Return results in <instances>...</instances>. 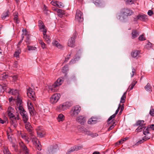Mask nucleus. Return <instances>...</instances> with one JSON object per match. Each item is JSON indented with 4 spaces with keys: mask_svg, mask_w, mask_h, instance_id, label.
Returning a JSON list of instances; mask_svg holds the SVG:
<instances>
[{
    "mask_svg": "<svg viewBox=\"0 0 154 154\" xmlns=\"http://www.w3.org/2000/svg\"><path fill=\"white\" fill-rule=\"evenodd\" d=\"M93 2L95 5L98 7H100L102 5V2L100 0H94Z\"/></svg>",
    "mask_w": 154,
    "mask_h": 154,
    "instance_id": "18",
    "label": "nucleus"
},
{
    "mask_svg": "<svg viewBox=\"0 0 154 154\" xmlns=\"http://www.w3.org/2000/svg\"><path fill=\"white\" fill-rule=\"evenodd\" d=\"M95 121H94L92 119H91L89 120L88 123L89 124H93L95 123Z\"/></svg>",
    "mask_w": 154,
    "mask_h": 154,
    "instance_id": "60",
    "label": "nucleus"
},
{
    "mask_svg": "<svg viewBox=\"0 0 154 154\" xmlns=\"http://www.w3.org/2000/svg\"><path fill=\"white\" fill-rule=\"evenodd\" d=\"M58 2L55 1H52L51 2V4L55 6H57V5Z\"/></svg>",
    "mask_w": 154,
    "mask_h": 154,
    "instance_id": "61",
    "label": "nucleus"
},
{
    "mask_svg": "<svg viewBox=\"0 0 154 154\" xmlns=\"http://www.w3.org/2000/svg\"><path fill=\"white\" fill-rule=\"evenodd\" d=\"M79 59V57H75L73 59H72L69 62V64L71 65L76 63L77 61H78Z\"/></svg>",
    "mask_w": 154,
    "mask_h": 154,
    "instance_id": "27",
    "label": "nucleus"
},
{
    "mask_svg": "<svg viewBox=\"0 0 154 154\" xmlns=\"http://www.w3.org/2000/svg\"><path fill=\"white\" fill-rule=\"evenodd\" d=\"M81 110L80 106L78 105L72 108L70 112V115L72 117L75 116L79 114Z\"/></svg>",
    "mask_w": 154,
    "mask_h": 154,
    "instance_id": "3",
    "label": "nucleus"
},
{
    "mask_svg": "<svg viewBox=\"0 0 154 154\" xmlns=\"http://www.w3.org/2000/svg\"><path fill=\"white\" fill-rule=\"evenodd\" d=\"M56 109L58 111H62L66 109L63 103L57 106Z\"/></svg>",
    "mask_w": 154,
    "mask_h": 154,
    "instance_id": "29",
    "label": "nucleus"
},
{
    "mask_svg": "<svg viewBox=\"0 0 154 154\" xmlns=\"http://www.w3.org/2000/svg\"><path fill=\"white\" fill-rule=\"evenodd\" d=\"M63 104L66 109L71 106L72 105V103L71 102H66L63 103Z\"/></svg>",
    "mask_w": 154,
    "mask_h": 154,
    "instance_id": "25",
    "label": "nucleus"
},
{
    "mask_svg": "<svg viewBox=\"0 0 154 154\" xmlns=\"http://www.w3.org/2000/svg\"><path fill=\"white\" fill-rule=\"evenodd\" d=\"M60 97V95L59 94H54L50 98V102L53 104L55 103L59 100Z\"/></svg>",
    "mask_w": 154,
    "mask_h": 154,
    "instance_id": "6",
    "label": "nucleus"
},
{
    "mask_svg": "<svg viewBox=\"0 0 154 154\" xmlns=\"http://www.w3.org/2000/svg\"><path fill=\"white\" fill-rule=\"evenodd\" d=\"M52 44L54 46H55L58 48L62 49L63 48V46L57 41H55L53 42Z\"/></svg>",
    "mask_w": 154,
    "mask_h": 154,
    "instance_id": "21",
    "label": "nucleus"
},
{
    "mask_svg": "<svg viewBox=\"0 0 154 154\" xmlns=\"http://www.w3.org/2000/svg\"><path fill=\"white\" fill-rule=\"evenodd\" d=\"M27 94L28 96L33 101L35 100L36 96L35 93L33 89L31 88H29L27 89Z\"/></svg>",
    "mask_w": 154,
    "mask_h": 154,
    "instance_id": "9",
    "label": "nucleus"
},
{
    "mask_svg": "<svg viewBox=\"0 0 154 154\" xmlns=\"http://www.w3.org/2000/svg\"><path fill=\"white\" fill-rule=\"evenodd\" d=\"M20 114L22 116V119L24 123L28 122L29 118L28 115L26 112H23L20 113Z\"/></svg>",
    "mask_w": 154,
    "mask_h": 154,
    "instance_id": "14",
    "label": "nucleus"
},
{
    "mask_svg": "<svg viewBox=\"0 0 154 154\" xmlns=\"http://www.w3.org/2000/svg\"><path fill=\"white\" fill-rule=\"evenodd\" d=\"M126 3L127 4H132L134 3L133 0H127Z\"/></svg>",
    "mask_w": 154,
    "mask_h": 154,
    "instance_id": "59",
    "label": "nucleus"
},
{
    "mask_svg": "<svg viewBox=\"0 0 154 154\" xmlns=\"http://www.w3.org/2000/svg\"><path fill=\"white\" fill-rule=\"evenodd\" d=\"M10 89V91L9 92V93L12 95H16L18 94V92L17 90H14V89Z\"/></svg>",
    "mask_w": 154,
    "mask_h": 154,
    "instance_id": "35",
    "label": "nucleus"
},
{
    "mask_svg": "<svg viewBox=\"0 0 154 154\" xmlns=\"http://www.w3.org/2000/svg\"><path fill=\"white\" fill-rule=\"evenodd\" d=\"M75 20L78 22H82L83 20V13L80 10H77Z\"/></svg>",
    "mask_w": 154,
    "mask_h": 154,
    "instance_id": "4",
    "label": "nucleus"
},
{
    "mask_svg": "<svg viewBox=\"0 0 154 154\" xmlns=\"http://www.w3.org/2000/svg\"><path fill=\"white\" fill-rule=\"evenodd\" d=\"M74 151H75V150L74 147L73 146L72 147L67 151L66 154H69V153L72 152Z\"/></svg>",
    "mask_w": 154,
    "mask_h": 154,
    "instance_id": "49",
    "label": "nucleus"
},
{
    "mask_svg": "<svg viewBox=\"0 0 154 154\" xmlns=\"http://www.w3.org/2000/svg\"><path fill=\"white\" fill-rule=\"evenodd\" d=\"M39 43L41 45L42 48L44 49L45 48V44L43 42L42 40H39Z\"/></svg>",
    "mask_w": 154,
    "mask_h": 154,
    "instance_id": "45",
    "label": "nucleus"
},
{
    "mask_svg": "<svg viewBox=\"0 0 154 154\" xmlns=\"http://www.w3.org/2000/svg\"><path fill=\"white\" fill-rule=\"evenodd\" d=\"M77 36L76 33H73L72 37H71L69 40L68 43V45L71 47H73L75 46V39Z\"/></svg>",
    "mask_w": 154,
    "mask_h": 154,
    "instance_id": "8",
    "label": "nucleus"
},
{
    "mask_svg": "<svg viewBox=\"0 0 154 154\" xmlns=\"http://www.w3.org/2000/svg\"><path fill=\"white\" fill-rule=\"evenodd\" d=\"M8 77V75L6 73H4L2 75L1 77L2 78V79L4 80L7 78Z\"/></svg>",
    "mask_w": 154,
    "mask_h": 154,
    "instance_id": "43",
    "label": "nucleus"
},
{
    "mask_svg": "<svg viewBox=\"0 0 154 154\" xmlns=\"http://www.w3.org/2000/svg\"><path fill=\"white\" fill-rule=\"evenodd\" d=\"M133 13V12L132 11V10H126V11L123 13V15L126 16L131 15Z\"/></svg>",
    "mask_w": 154,
    "mask_h": 154,
    "instance_id": "28",
    "label": "nucleus"
},
{
    "mask_svg": "<svg viewBox=\"0 0 154 154\" xmlns=\"http://www.w3.org/2000/svg\"><path fill=\"white\" fill-rule=\"evenodd\" d=\"M44 37L43 38L46 41V42H48V43H49L51 42V40L49 36L47 35L46 33L45 34L44 33H43Z\"/></svg>",
    "mask_w": 154,
    "mask_h": 154,
    "instance_id": "26",
    "label": "nucleus"
},
{
    "mask_svg": "<svg viewBox=\"0 0 154 154\" xmlns=\"http://www.w3.org/2000/svg\"><path fill=\"white\" fill-rule=\"evenodd\" d=\"M37 133L38 136L41 137H44L45 135V132H44V130L39 131Z\"/></svg>",
    "mask_w": 154,
    "mask_h": 154,
    "instance_id": "32",
    "label": "nucleus"
},
{
    "mask_svg": "<svg viewBox=\"0 0 154 154\" xmlns=\"http://www.w3.org/2000/svg\"><path fill=\"white\" fill-rule=\"evenodd\" d=\"M116 116V115L114 114H113L109 117V118L108 119L107 121H108V122H109V121L111 120L112 119L114 118Z\"/></svg>",
    "mask_w": 154,
    "mask_h": 154,
    "instance_id": "62",
    "label": "nucleus"
},
{
    "mask_svg": "<svg viewBox=\"0 0 154 154\" xmlns=\"http://www.w3.org/2000/svg\"><path fill=\"white\" fill-rule=\"evenodd\" d=\"M25 42L26 43V45H29L30 43V41L29 37L28 35L26 36Z\"/></svg>",
    "mask_w": 154,
    "mask_h": 154,
    "instance_id": "46",
    "label": "nucleus"
},
{
    "mask_svg": "<svg viewBox=\"0 0 154 154\" xmlns=\"http://www.w3.org/2000/svg\"><path fill=\"white\" fill-rule=\"evenodd\" d=\"M126 92L124 93L121 98L120 103H123L125 102V100L126 98Z\"/></svg>",
    "mask_w": 154,
    "mask_h": 154,
    "instance_id": "34",
    "label": "nucleus"
},
{
    "mask_svg": "<svg viewBox=\"0 0 154 154\" xmlns=\"http://www.w3.org/2000/svg\"><path fill=\"white\" fill-rule=\"evenodd\" d=\"M28 108L30 115L33 116L34 115L35 110L34 107L31 103H30L29 104H28Z\"/></svg>",
    "mask_w": 154,
    "mask_h": 154,
    "instance_id": "16",
    "label": "nucleus"
},
{
    "mask_svg": "<svg viewBox=\"0 0 154 154\" xmlns=\"http://www.w3.org/2000/svg\"><path fill=\"white\" fill-rule=\"evenodd\" d=\"M26 129L29 133L33 132V128L29 122H24Z\"/></svg>",
    "mask_w": 154,
    "mask_h": 154,
    "instance_id": "10",
    "label": "nucleus"
},
{
    "mask_svg": "<svg viewBox=\"0 0 154 154\" xmlns=\"http://www.w3.org/2000/svg\"><path fill=\"white\" fill-rule=\"evenodd\" d=\"M17 106V107L18 108V109L19 110H20V113L23 112H26L24 110V108L22 106V105H19Z\"/></svg>",
    "mask_w": 154,
    "mask_h": 154,
    "instance_id": "37",
    "label": "nucleus"
},
{
    "mask_svg": "<svg viewBox=\"0 0 154 154\" xmlns=\"http://www.w3.org/2000/svg\"><path fill=\"white\" fill-rule=\"evenodd\" d=\"M37 133L39 131L43 130V129L41 126H39L36 128Z\"/></svg>",
    "mask_w": 154,
    "mask_h": 154,
    "instance_id": "58",
    "label": "nucleus"
},
{
    "mask_svg": "<svg viewBox=\"0 0 154 154\" xmlns=\"http://www.w3.org/2000/svg\"><path fill=\"white\" fill-rule=\"evenodd\" d=\"M22 100L18 98L17 100V106L22 105Z\"/></svg>",
    "mask_w": 154,
    "mask_h": 154,
    "instance_id": "47",
    "label": "nucleus"
},
{
    "mask_svg": "<svg viewBox=\"0 0 154 154\" xmlns=\"http://www.w3.org/2000/svg\"><path fill=\"white\" fill-rule=\"evenodd\" d=\"M58 147L57 146L53 145L50 146L48 149V151L50 154H53L56 152L57 149Z\"/></svg>",
    "mask_w": 154,
    "mask_h": 154,
    "instance_id": "12",
    "label": "nucleus"
},
{
    "mask_svg": "<svg viewBox=\"0 0 154 154\" xmlns=\"http://www.w3.org/2000/svg\"><path fill=\"white\" fill-rule=\"evenodd\" d=\"M152 44L149 42H148L147 45H146V48L148 49H150L152 46Z\"/></svg>",
    "mask_w": 154,
    "mask_h": 154,
    "instance_id": "42",
    "label": "nucleus"
},
{
    "mask_svg": "<svg viewBox=\"0 0 154 154\" xmlns=\"http://www.w3.org/2000/svg\"><path fill=\"white\" fill-rule=\"evenodd\" d=\"M39 29L40 31L43 32V33L45 34L47 32V29L44 25H43V26L41 27H39Z\"/></svg>",
    "mask_w": 154,
    "mask_h": 154,
    "instance_id": "31",
    "label": "nucleus"
},
{
    "mask_svg": "<svg viewBox=\"0 0 154 154\" xmlns=\"http://www.w3.org/2000/svg\"><path fill=\"white\" fill-rule=\"evenodd\" d=\"M137 81H134L132 83L131 85L128 88L129 89H130V90H132L134 88V86L136 85V84L137 83Z\"/></svg>",
    "mask_w": 154,
    "mask_h": 154,
    "instance_id": "39",
    "label": "nucleus"
},
{
    "mask_svg": "<svg viewBox=\"0 0 154 154\" xmlns=\"http://www.w3.org/2000/svg\"><path fill=\"white\" fill-rule=\"evenodd\" d=\"M22 36V39L20 40L18 42V44L17 45V48H19V46L20 45V44H21L22 42V41L23 40V38H24V36H23V35Z\"/></svg>",
    "mask_w": 154,
    "mask_h": 154,
    "instance_id": "57",
    "label": "nucleus"
},
{
    "mask_svg": "<svg viewBox=\"0 0 154 154\" xmlns=\"http://www.w3.org/2000/svg\"><path fill=\"white\" fill-rule=\"evenodd\" d=\"M2 150L4 154H11L7 146H4L2 148Z\"/></svg>",
    "mask_w": 154,
    "mask_h": 154,
    "instance_id": "24",
    "label": "nucleus"
},
{
    "mask_svg": "<svg viewBox=\"0 0 154 154\" xmlns=\"http://www.w3.org/2000/svg\"><path fill=\"white\" fill-rule=\"evenodd\" d=\"M132 73H131V77H132L134 76V75L136 73V70L134 69V68L133 67H132Z\"/></svg>",
    "mask_w": 154,
    "mask_h": 154,
    "instance_id": "48",
    "label": "nucleus"
},
{
    "mask_svg": "<svg viewBox=\"0 0 154 154\" xmlns=\"http://www.w3.org/2000/svg\"><path fill=\"white\" fill-rule=\"evenodd\" d=\"M21 51V49L20 48H18L17 51H16L14 54V56L16 57H19V54L20 53Z\"/></svg>",
    "mask_w": 154,
    "mask_h": 154,
    "instance_id": "33",
    "label": "nucleus"
},
{
    "mask_svg": "<svg viewBox=\"0 0 154 154\" xmlns=\"http://www.w3.org/2000/svg\"><path fill=\"white\" fill-rule=\"evenodd\" d=\"M14 109L11 107H9L7 110V113L8 116L11 120V124L13 126L16 128L17 125V122L16 120L15 116L13 114L14 112Z\"/></svg>",
    "mask_w": 154,
    "mask_h": 154,
    "instance_id": "1",
    "label": "nucleus"
},
{
    "mask_svg": "<svg viewBox=\"0 0 154 154\" xmlns=\"http://www.w3.org/2000/svg\"><path fill=\"white\" fill-rule=\"evenodd\" d=\"M39 143H37V144H34L36 147V148L39 150H41V145L40 144H39Z\"/></svg>",
    "mask_w": 154,
    "mask_h": 154,
    "instance_id": "50",
    "label": "nucleus"
},
{
    "mask_svg": "<svg viewBox=\"0 0 154 154\" xmlns=\"http://www.w3.org/2000/svg\"><path fill=\"white\" fill-rule=\"evenodd\" d=\"M140 51L136 50L133 51L131 52V56L133 58H136V59H137V57H138V55L140 54Z\"/></svg>",
    "mask_w": 154,
    "mask_h": 154,
    "instance_id": "17",
    "label": "nucleus"
},
{
    "mask_svg": "<svg viewBox=\"0 0 154 154\" xmlns=\"http://www.w3.org/2000/svg\"><path fill=\"white\" fill-rule=\"evenodd\" d=\"M77 121L81 125H83L86 122V118L83 116H80L77 118Z\"/></svg>",
    "mask_w": 154,
    "mask_h": 154,
    "instance_id": "15",
    "label": "nucleus"
},
{
    "mask_svg": "<svg viewBox=\"0 0 154 154\" xmlns=\"http://www.w3.org/2000/svg\"><path fill=\"white\" fill-rule=\"evenodd\" d=\"M131 34L132 38L134 39L137 37L139 34L136 30H134L132 31Z\"/></svg>",
    "mask_w": 154,
    "mask_h": 154,
    "instance_id": "22",
    "label": "nucleus"
},
{
    "mask_svg": "<svg viewBox=\"0 0 154 154\" xmlns=\"http://www.w3.org/2000/svg\"><path fill=\"white\" fill-rule=\"evenodd\" d=\"M27 45V48H28V50L29 51L31 50H35L36 49V48L35 47L33 46H30L29 45Z\"/></svg>",
    "mask_w": 154,
    "mask_h": 154,
    "instance_id": "40",
    "label": "nucleus"
},
{
    "mask_svg": "<svg viewBox=\"0 0 154 154\" xmlns=\"http://www.w3.org/2000/svg\"><path fill=\"white\" fill-rule=\"evenodd\" d=\"M10 12L8 10L5 12H4L2 14L1 17L2 20L5 19L7 17L9 16Z\"/></svg>",
    "mask_w": 154,
    "mask_h": 154,
    "instance_id": "19",
    "label": "nucleus"
},
{
    "mask_svg": "<svg viewBox=\"0 0 154 154\" xmlns=\"http://www.w3.org/2000/svg\"><path fill=\"white\" fill-rule=\"evenodd\" d=\"M150 115L152 116H154V109L153 108H151L150 110L149 113Z\"/></svg>",
    "mask_w": 154,
    "mask_h": 154,
    "instance_id": "55",
    "label": "nucleus"
},
{
    "mask_svg": "<svg viewBox=\"0 0 154 154\" xmlns=\"http://www.w3.org/2000/svg\"><path fill=\"white\" fill-rule=\"evenodd\" d=\"M144 121L143 120H138L136 123V125L137 126H139L136 129L137 132H139L141 131V130L144 128H145V124H144Z\"/></svg>",
    "mask_w": 154,
    "mask_h": 154,
    "instance_id": "7",
    "label": "nucleus"
},
{
    "mask_svg": "<svg viewBox=\"0 0 154 154\" xmlns=\"http://www.w3.org/2000/svg\"><path fill=\"white\" fill-rule=\"evenodd\" d=\"M147 14L151 16L153 14V12L152 10H149Z\"/></svg>",
    "mask_w": 154,
    "mask_h": 154,
    "instance_id": "64",
    "label": "nucleus"
},
{
    "mask_svg": "<svg viewBox=\"0 0 154 154\" xmlns=\"http://www.w3.org/2000/svg\"><path fill=\"white\" fill-rule=\"evenodd\" d=\"M30 135V137L32 142L34 144H37V143H39V141L38 139L34 135V133L33 132L29 134Z\"/></svg>",
    "mask_w": 154,
    "mask_h": 154,
    "instance_id": "13",
    "label": "nucleus"
},
{
    "mask_svg": "<svg viewBox=\"0 0 154 154\" xmlns=\"http://www.w3.org/2000/svg\"><path fill=\"white\" fill-rule=\"evenodd\" d=\"M139 20L143 22H145L148 21V18L146 15L140 14L134 18V20L135 21H137Z\"/></svg>",
    "mask_w": 154,
    "mask_h": 154,
    "instance_id": "5",
    "label": "nucleus"
},
{
    "mask_svg": "<svg viewBox=\"0 0 154 154\" xmlns=\"http://www.w3.org/2000/svg\"><path fill=\"white\" fill-rule=\"evenodd\" d=\"M57 6L59 8H62L64 7V5L62 2H58Z\"/></svg>",
    "mask_w": 154,
    "mask_h": 154,
    "instance_id": "44",
    "label": "nucleus"
},
{
    "mask_svg": "<svg viewBox=\"0 0 154 154\" xmlns=\"http://www.w3.org/2000/svg\"><path fill=\"white\" fill-rule=\"evenodd\" d=\"M63 78H60L58 79L52 85L51 88V90L53 92L57 91V89L56 88L60 85L63 82Z\"/></svg>",
    "mask_w": 154,
    "mask_h": 154,
    "instance_id": "2",
    "label": "nucleus"
},
{
    "mask_svg": "<svg viewBox=\"0 0 154 154\" xmlns=\"http://www.w3.org/2000/svg\"><path fill=\"white\" fill-rule=\"evenodd\" d=\"M57 11L58 15L60 17H63L65 15L64 10H55Z\"/></svg>",
    "mask_w": 154,
    "mask_h": 154,
    "instance_id": "23",
    "label": "nucleus"
},
{
    "mask_svg": "<svg viewBox=\"0 0 154 154\" xmlns=\"http://www.w3.org/2000/svg\"><path fill=\"white\" fill-rule=\"evenodd\" d=\"M14 18V20L17 23H18L19 22V20L18 19V13H14L13 14Z\"/></svg>",
    "mask_w": 154,
    "mask_h": 154,
    "instance_id": "30",
    "label": "nucleus"
},
{
    "mask_svg": "<svg viewBox=\"0 0 154 154\" xmlns=\"http://www.w3.org/2000/svg\"><path fill=\"white\" fill-rule=\"evenodd\" d=\"M145 89L147 91L151 92L152 91V87L151 85L148 83L144 87Z\"/></svg>",
    "mask_w": 154,
    "mask_h": 154,
    "instance_id": "20",
    "label": "nucleus"
},
{
    "mask_svg": "<svg viewBox=\"0 0 154 154\" xmlns=\"http://www.w3.org/2000/svg\"><path fill=\"white\" fill-rule=\"evenodd\" d=\"M7 120V118H5L4 119V120H2L1 118H0V123L2 124H4L5 123Z\"/></svg>",
    "mask_w": 154,
    "mask_h": 154,
    "instance_id": "53",
    "label": "nucleus"
},
{
    "mask_svg": "<svg viewBox=\"0 0 154 154\" xmlns=\"http://www.w3.org/2000/svg\"><path fill=\"white\" fill-rule=\"evenodd\" d=\"M115 124V122H114L113 123V124L112 125H111V126H110L109 128H108L107 131H109L112 129L113 128H114V127L115 126V125H114Z\"/></svg>",
    "mask_w": 154,
    "mask_h": 154,
    "instance_id": "56",
    "label": "nucleus"
},
{
    "mask_svg": "<svg viewBox=\"0 0 154 154\" xmlns=\"http://www.w3.org/2000/svg\"><path fill=\"white\" fill-rule=\"evenodd\" d=\"M144 140L143 139L142 140H141L139 141L138 142H137V143L135 144V145L136 146L138 145L139 144H140L144 142Z\"/></svg>",
    "mask_w": 154,
    "mask_h": 154,
    "instance_id": "63",
    "label": "nucleus"
},
{
    "mask_svg": "<svg viewBox=\"0 0 154 154\" xmlns=\"http://www.w3.org/2000/svg\"><path fill=\"white\" fill-rule=\"evenodd\" d=\"M19 144L20 149L23 151L25 154H29V150L26 146L22 142L20 143Z\"/></svg>",
    "mask_w": 154,
    "mask_h": 154,
    "instance_id": "11",
    "label": "nucleus"
},
{
    "mask_svg": "<svg viewBox=\"0 0 154 154\" xmlns=\"http://www.w3.org/2000/svg\"><path fill=\"white\" fill-rule=\"evenodd\" d=\"M7 135L9 140L11 142H12L13 138L12 135L9 134V133H7Z\"/></svg>",
    "mask_w": 154,
    "mask_h": 154,
    "instance_id": "51",
    "label": "nucleus"
},
{
    "mask_svg": "<svg viewBox=\"0 0 154 154\" xmlns=\"http://www.w3.org/2000/svg\"><path fill=\"white\" fill-rule=\"evenodd\" d=\"M124 16H125L123 15V14L122 15L119 16V19L122 22H125V18L124 17Z\"/></svg>",
    "mask_w": 154,
    "mask_h": 154,
    "instance_id": "41",
    "label": "nucleus"
},
{
    "mask_svg": "<svg viewBox=\"0 0 154 154\" xmlns=\"http://www.w3.org/2000/svg\"><path fill=\"white\" fill-rule=\"evenodd\" d=\"M64 116L62 114H60L57 118L58 122L63 121L64 120Z\"/></svg>",
    "mask_w": 154,
    "mask_h": 154,
    "instance_id": "36",
    "label": "nucleus"
},
{
    "mask_svg": "<svg viewBox=\"0 0 154 154\" xmlns=\"http://www.w3.org/2000/svg\"><path fill=\"white\" fill-rule=\"evenodd\" d=\"M82 131H83L84 132L86 133L88 135H93V134L91 133H90V132L88 131L86 129L83 128L82 129Z\"/></svg>",
    "mask_w": 154,
    "mask_h": 154,
    "instance_id": "38",
    "label": "nucleus"
},
{
    "mask_svg": "<svg viewBox=\"0 0 154 154\" xmlns=\"http://www.w3.org/2000/svg\"><path fill=\"white\" fill-rule=\"evenodd\" d=\"M149 127H148L146 129V130L145 131H143V134L144 135H146L147 134L149 133Z\"/></svg>",
    "mask_w": 154,
    "mask_h": 154,
    "instance_id": "52",
    "label": "nucleus"
},
{
    "mask_svg": "<svg viewBox=\"0 0 154 154\" xmlns=\"http://www.w3.org/2000/svg\"><path fill=\"white\" fill-rule=\"evenodd\" d=\"M139 40L141 41H144L146 40L145 37L144 35H141L138 38Z\"/></svg>",
    "mask_w": 154,
    "mask_h": 154,
    "instance_id": "54",
    "label": "nucleus"
}]
</instances>
